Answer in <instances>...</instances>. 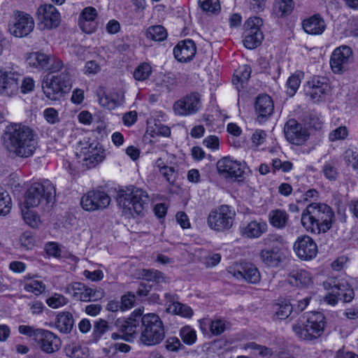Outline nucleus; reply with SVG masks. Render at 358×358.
<instances>
[{"instance_id":"51","label":"nucleus","mask_w":358,"mask_h":358,"mask_svg":"<svg viewBox=\"0 0 358 358\" xmlns=\"http://www.w3.org/2000/svg\"><path fill=\"white\" fill-rule=\"evenodd\" d=\"M22 217L24 221L31 227L37 228L40 223L41 220L39 217L32 210H28V208L24 210H22Z\"/></svg>"},{"instance_id":"60","label":"nucleus","mask_w":358,"mask_h":358,"mask_svg":"<svg viewBox=\"0 0 358 358\" xmlns=\"http://www.w3.org/2000/svg\"><path fill=\"white\" fill-rule=\"evenodd\" d=\"M41 329H35L29 325H20L18 327L19 333L29 337L34 336L35 340L37 338V333Z\"/></svg>"},{"instance_id":"55","label":"nucleus","mask_w":358,"mask_h":358,"mask_svg":"<svg viewBox=\"0 0 358 358\" xmlns=\"http://www.w3.org/2000/svg\"><path fill=\"white\" fill-rule=\"evenodd\" d=\"M251 71V68L248 65L239 66L236 71V79L238 82H246L250 77Z\"/></svg>"},{"instance_id":"27","label":"nucleus","mask_w":358,"mask_h":358,"mask_svg":"<svg viewBox=\"0 0 358 358\" xmlns=\"http://www.w3.org/2000/svg\"><path fill=\"white\" fill-rule=\"evenodd\" d=\"M73 296L83 301H96L103 296L102 290L94 289L85 286L81 282H74L72 284Z\"/></svg>"},{"instance_id":"43","label":"nucleus","mask_w":358,"mask_h":358,"mask_svg":"<svg viewBox=\"0 0 358 358\" xmlns=\"http://www.w3.org/2000/svg\"><path fill=\"white\" fill-rule=\"evenodd\" d=\"M152 73V67L148 63L138 65L134 71V78L136 80L144 81L149 78Z\"/></svg>"},{"instance_id":"56","label":"nucleus","mask_w":358,"mask_h":358,"mask_svg":"<svg viewBox=\"0 0 358 358\" xmlns=\"http://www.w3.org/2000/svg\"><path fill=\"white\" fill-rule=\"evenodd\" d=\"M348 134V129L345 127H340L333 130L329 135L330 141H336L338 140L345 139Z\"/></svg>"},{"instance_id":"11","label":"nucleus","mask_w":358,"mask_h":358,"mask_svg":"<svg viewBox=\"0 0 358 358\" xmlns=\"http://www.w3.org/2000/svg\"><path fill=\"white\" fill-rule=\"evenodd\" d=\"M263 20L259 17H250L244 24L243 44L248 49H254L259 46L264 38L260 27Z\"/></svg>"},{"instance_id":"34","label":"nucleus","mask_w":358,"mask_h":358,"mask_svg":"<svg viewBox=\"0 0 358 358\" xmlns=\"http://www.w3.org/2000/svg\"><path fill=\"white\" fill-rule=\"evenodd\" d=\"M289 218V215L284 210H273L268 214V220L271 224L277 229L285 228L288 223Z\"/></svg>"},{"instance_id":"46","label":"nucleus","mask_w":358,"mask_h":358,"mask_svg":"<svg viewBox=\"0 0 358 358\" xmlns=\"http://www.w3.org/2000/svg\"><path fill=\"white\" fill-rule=\"evenodd\" d=\"M322 173L327 179L336 180L338 176L336 163L333 161L325 162L322 167Z\"/></svg>"},{"instance_id":"29","label":"nucleus","mask_w":358,"mask_h":358,"mask_svg":"<svg viewBox=\"0 0 358 358\" xmlns=\"http://www.w3.org/2000/svg\"><path fill=\"white\" fill-rule=\"evenodd\" d=\"M303 30L310 35H321L327 28L324 18L317 13L305 19L302 22Z\"/></svg>"},{"instance_id":"33","label":"nucleus","mask_w":358,"mask_h":358,"mask_svg":"<svg viewBox=\"0 0 358 358\" xmlns=\"http://www.w3.org/2000/svg\"><path fill=\"white\" fill-rule=\"evenodd\" d=\"M50 60V58L47 55L39 52H31L27 57L28 64L38 70L46 69Z\"/></svg>"},{"instance_id":"6","label":"nucleus","mask_w":358,"mask_h":358,"mask_svg":"<svg viewBox=\"0 0 358 358\" xmlns=\"http://www.w3.org/2000/svg\"><path fill=\"white\" fill-rule=\"evenodd\" d=\"M164 338L165 329L161 318L155 313L144 315L139 342L145 346H154L161 343Z\"/></svg>"},{"instance_id":"16","label":"nucleus","mask_w":358,"mask_h":358,"mask_svg":"<svg viewBox=\"0 0 358 358\" xmlns=\"http://www.w3.org/2000/svg\"><path fill=\"white\" fill-rule=\"evenodd\" d=\"M353 52L350 47L341 45L336 48L331 54L330 66L334 73H342L352 61Z\"/></svg>"},{"instance_id":"44","label":"nucleus","mask_w":358,"mask_h":358,"mask_svg":"<svg viewBox=\"0 0 358 358\" xmlns=\"http://www.w3.org/2000/svg\"><path fill=\"white\" fill-rule=\"evenodd\" d=\"M180 336L182 341L189 345H193L196 341V331L189 326L182 327L180 331Z\"/></svg>"},{"instance_id":"20","label":"nucleus","mask_w":358,"mask_h":358,"mask_svg":"<svg viewBox=\"0 0 358 358\" xmlns=\"http://www.w3.org/2000/svg\"><path fill=\"white\" fill-rule=\"evenodd\" d=\"M323 287L327 290L335 292L345 303L350 302L354 299V290L345 281L331 278L323 282Z\"/></svg>"},{"instance_id":"53","label":"nucleus","mask_w":358,"mask_h":358,"mask_svg":"<svg viewBox=\"0 0 358 358\" xmlns=\"http://www.w3.org/2000/svg\"><path fill=\"white\" fill-rule=\"evenodd\" d=\"M293 168V164L289 161H281L280 159L275 158L272 160V169L275 172L276 171H282L284 173L290 171Z\"/></svg>"},{"instance_id":"22","label":"nucleus","mask_w":358,"mask_h":358,"mask_svg":"<svg viewBox=\"0 0 358 358\" xmlns=\"http://www.w3.org/2000/svg\"><path fill=\"white\" fill-rule=\"evenodd\" d=\"M38 19L44 28L57 27L60 22V14L51 4L41 6L37 10Z\"/></svg>"},{"instance_id":"45","label":"nucleus","mask_w":358,"mask_h":358,"mask_svg":"<svg viewBox=\"0 0 358 358\" xmlns=\"http://www.w3.org/2000/svg\"><path fill=\"white\" fill-rule=\"evenodd\" d=\"M109 330V326L107 321L100 319L94 324L92 336L97 341L100 338Z\"/></svg>"},{"instance_id":"50","label":"nucleus","mask_w":358,"mask_h":358,"mask_svg":"<svg viewBox=\"0 0 358 358\" xmlns=\"http://www.w3.org/2000/svg\"><path fill=\"white\" fill-rule=\"evenodd\" d=\"M69 300L62 294L55 293L46 299V303L52 308H59L65 306Z\"/></svg>"},{"instance_id":"10","label":"nucleus","mask_w":358,"mask_h":358,"mask_svg":"<svg viewBox=\"0 0 358 358\" xmlns=\"http://www.w3.org/2000/svg\"><path fill=\"white\" fill-rule=\"evenodd\" d=\"M235 215V212L230 206L222 205L210 212L207 222L210 229L222 231L229 229L232 227Z\"/></svg>"},{"instance_id":"15","label":"nucleus","mask_w":358,"mask_h":358,"mask_svg":"<svg viewBox=\"0 0 358 358\" xmlns=\"http://www.w3.org/2000/svg\"><path fill=\"white\" fill-rule=\"evenodd\" d=\"M201 106V95L192 92L176 101L173 108L176 115L187 116L199 111Z\"/></svg>"},{"instance_id":"3","label":"nucleus","mask_w":358,"mask_h":358,"mask_svg":"<svg viewBox=\"0 0 358 358\" xmlns=\"http://www.w3.org/2000/svg\"><path fill=\"white\" fill-rule=\"evenodd\" d=\"M117 202L124 213L143 215L148 206L149 196L141 188L129 186L118 192Z\"/></svg>"},{"instance_id":"61","label":"nucleus","mask_w":358,"mask_h":358,"mask_svg":"<svg viewBox=\"0 0 358 358\" xmlns=\"http://www.w3.org/2000/svg\"><path fill=\"white\" fill-rule=\"evenodd\" d=\"M101 71L100 65L94 60L86 62L85 66V74H96Z\"/></svg>"},{"instance_id":"48","label":"nucleus","mask_w":358,"mask_h":358,"mask_svg":"<svg viewBox=\"0 0 358 358\" xmlns=\"http://www.w3.org/2000/svg\"><path fill=\"white\" fill-rule=\"evenodd\" d=\"M228 323L222 319H215L210 321V331L214 336L222 334L227 328Z\"/></svg>"},{"instance_id":"1","label":"nucleus","mask_w":358,"mask_h":358,"mask_svg":"<svg viewBox=\"0 0 358 358\" xmlns=\"http://www.w3.org/2000/svg\"><path fill=\"white\" fill-rule=\"evenodd\" d=\"M4 148L12 156L28 158L36 148V134L29 127L21 123L8 124L1 135Z\"/></svg>"},{"instance_id":"64","label":"nucleus","mask_w":358,"mask_h":358,"mask_svg":"<svg viewBox=\"0 0 358 358\" xmlns=\"http://www.w3.org/2000/svg\"><path fill=\"white\" fill-rule=\"evenodd\" d=\"M181 345L180 340L176 337H170L166 341V348L169 351H178Z\"/></svg>"},{"instance_id":"40","label":"nucleus","mask_w":358,"mask_h":358,"mask_svg":"<svg viewBox=\"0 0 358 358\" xmlns=\"http://www.w3.org/2000/svg\"><path fill=\"white\" fill-rule=\"evenodd\" d=\"M275 9L280 17H286L291 14L294 8V3L292 0H280L275 3Z\"/></svg>"},{"instance_id":"2","label":"nucleus","mask_w":358,"mask_h":358,"mask_svg":"<svg viewBox=\"0 0 358 358\" xmlns=\"http://www.w3.org/2000/svg\"><path fill=\"white\" fill-rule=\"evenodd\" d=\"M334 213L325 203H312L303 211L301 224L311 233H325L331 227Z\"/></svg>"},{"instance_id":"14","label":"nucleus","mask_w":358,"mask_h":358,"mask_svg":"<svg viewBox=\"0 0 358 358\" xmlns=\"http://www.w3.org/2000/svg\"><path fill=\"white\" fill-rule=\"evenodd\" d=\"M21 75L17 71L0 69V95L10 97L17 94Z\"/></svg>"},{"instance_id":"4","label":"nucleus","mask_w":358,"mask_h":358,"mask_svg":"<svg viewBox=\"0 0 358 358\" xmlns=\"http://www.w3.org/2000/svg\"><path fill=\"white\" fill-rule=\"evenodd\" d=\"M325 326V317L320 312L304 313L292 329L301 339L312 341L319 338L323 333Z\"/></svg>"},{"instance_id":"26","label":"nucleus","mask_w":358,"mask_h":358,"mask_svg":"<svg viewBox=\"0 0 358 358\" xmlns=\"http://www.w3.org/2000/svg\"><path fill=\"white\" fill-rule=\"evenodd\" d=\"M97 15V10L92 6L86 7L82 10L78 19V25L83 32L92 34L96 30Z\"/></svg>"},{"instance_id":"17","label":"nucleus","mask_w":358,"mask_h":358,"mask_svg":"<svg viewBox=\"0 0 358 358\" xmlns=\"http://www.w3.org/2000/svg\"><path fill=\"white\" fill-rule=\"evenodd\" d=\"M328 80L325 77L315 76L305 85V93L313 102L322 100L329 91Z\"/></svg>"},{"instance_id":"19","label":"nucleus","mask_w":358,"mask_h":358,"mask_svg":"<svg viewBox=\"0 0 358 358\" xmlns=\"http://www.w3.org/2000/svg\"><path fill=\"white\" fill-rule=\"evenodd\" d=\"M245 168V163L233 160L229 157H223L217 163V169L220 173L226 174V176L235 178H242Z\"/></svg>"},{"instance_id":"37","label":"nucleus","mask_w":358,"mask_h":358,"mask_svg":"<svg viewBox=\"0 0 358 358\" xmlns=\"http://www.w3.org/2000/svg\"><path fill=\"white\" fill-rule=\"evenodd\" d=\"M292 306L287 301H282L273 306L274 318L276 320H284L287 318L292 312Z\"/></svg>"},{"instance_id":"30","label":"nucleus","mask_w":358,"mask_h":358,"mask_svg":"<svg viewBox=\"0 0 358 358\" xmlns=\"http://www.w3.org/2000/svg\"><path fill=\"white\" fill-rule=\"evenodd\" d=\"M287 280L290 285L298 287H308L312 283L311 275L305 269L292 271L288 275Z\"/></svg>"},{"instance_id":"58","label":"nucleus","mask_w":358,"mask_h":358,"mask_svg":"<svg viewBox=\"0 0 358 358\" xmlns=\"http://www.w3.org/2000/svg\"><path fill=\"white\" fill-rule=\"evenodd\" d=\"M43 115L47 122L50 124L59 122V118L58 112L53 108H48L43 111Z\"/></svg>"},{"instance_id":"18","label":"nucleus","mask_w":358,"mask_h":358,"mask_svg":"<svg viewBox=\"0 0 358 358\" xmlns=\"http://www.w3.org/2000/svg\"><path fill=\"white\" fill-rule=\"evenodd\" d=\"M287 140L292 144H303L308 138L307 129L294 119L287 121L284 127Z\"/></svg>"},{"instance_id":"32","label":"nucleus","mask_w":358,"mask_h":358,"mask_svg":"<svg viewBox=\"0 0 358 358\" xmlns=\"http://www.w3.org/2000/svg\"><path fill=\"white\" fill-rule=\"evenodd\" d=\"M259 256L262 261L271 267L278 266L281 261L280 250L277 247L262 250Z\"/></svg>"},{"instance_id":"28","label":"nucleus","mask_w":358,"mask_h":358,"mask_svg":"<svg viewBox=\"0 0 358 358\" xmlns=\"http://www.w3.org/2000/svg\"><path fill=\"white\" fill-rule=\"evenodd\" d=\"M255 111L258 115L259 122L265 121L273 112L274 105L271 97L267 94L257 96L255 105Z\"/></svg>"},{"instance_id":"8","label":"nucleus","mask_w":358,"mask_h":358,"mask_svg":"<svg viewBox=\"0 0 358 358\" xmlns=\"http://www.w3.org/2000/svg\"><path fill=\"white\" fill-rule=\"evenodd\" d=\"M80 150L76 152V158L78 163L86 169H91L101 163L105 158L104 150L96 141L90 143L84 139L80 141Z\"/></svg>"},{"instance_id":"57","label":"nucleus","mask_w":358,"mask_h":358,"mask_svg":"<svg viewBox=\"0 0 358 358\" xmlns=\"http://www.w3.org/2000/svg\"><path fill=\"white\" fill-rule=\"evenodd\" d=\"M160 173L170 184L175 182L177 178V173L173 167L163 166L160 169Z\"/></svg>"},{"instance_id":"12","label":"nucleus","mask_w":358,"mask_h":358,"mask_svg":"<svg viewBox=\"0 0 358 358\" xmlns=\"http://www.w3.org/2000/svg\"><path fill=\"white\" fill-rule=\"evenodd\" d=\"M34 28V20L28 13L17 10L9 24L8 30L11 35L17 38L27 36Z\"/></svg>"},{"instance_id":"5","label":"nucleus","mask_w":358,"mask_h":358,"mask_svg":"<svg viewBox=\"0 0 358 358\" xmlns=\"http://www.w3.org/2000/svg\"><path fill=\"white\" fill-rule=\"evenodd\" d=\"M72 87L71 76L68 69L55 75H46L42 81L45 96L51 101H60Z\"/></svg>"},{"instance_id":"25","label":"nucleus","mask_w":358,"mask_h":358,"mask_svg":"<svg viewBox=\"0 0 358 358\" xmlns=\"http://www.w3.org/2000/svg\"><path fill=\"white\" fill-rule=\"evenodd\" d=\"M196 52V45L191 39L180 41L173 49L175 58L182 63L191 61L194 57Z\"/></svg>"},{"instance_id":"9","label":"nucleus","mask_w":358,"mask_h":358,"mask_svg":"<svg viewBox=\"0 0 358 358\" xmlns=\"http://www.w3.org/2000/svg\"><path fill=\"white\" fill-rule=\"evenodd\" d=\"M143 312L141 309L134 310L127 319H118L115 326L118 330L124 334V340L132 341L134 338L141 333V327H143L144 320Z\"/></svg>"},{"instance_id":"36","label":"nucleus","mask_w":358,"mask_h":358,"mask_svg":"<svg viewBox=\"0 0 358 358\" xmlns=\"http://www.w3.org/2000/svg\"><path fill=\"white\" fill-rule=\"evenodd\" d=\"M73 317L69 312H62L57 315L55 323L56 328L62 333H69L73 327Z\"/></svg>"},{"instance_id":"39","label":"nucleus","mask_w":358,"mask_h":358,"mask_svg":"<svg viewBox=\"0 0 358 358\" xmlns=\"http://www.w3.org/2000/svg\"><path fill=\"white\" fill-rule=\"evenodd\" d=\"M148 38L155 41H162L167 37V32L164 27L155 25L150 27L146 31Z\"/></svg>"},{"instance_id":"35","label":"nucleus","mask_w":358,"mask_h":358,"mask_svg":"<svg viewBox=\"0 0 358 358\" xmlns=\"http://www.w3.org/2000/svg\"><path fill=\"white\" fill-rule=\"evenodd\" d=\"M165 296L167 300L171 302V304L168 308L169 311L185 317H191L192 316L193 310L189 306L178 301H175L174 296H172L170 294H166Z\"/></svg>"},{"instance_id":"23","label":"nucleus","mask_w":358,"mask_h":358,"mask_svg":"<svg viewBox=\"0 0 358 358\" xmlns=\"http://www.w3.org/2000/svg\"><path fill=\"white\" fill-rule=\"evenodd\" d=\"M36 341L40 345L41 350L45 353L51 354L57 352L61 347L59 338L48 330L41 329L38 331Z\"/></svg>"},{"instance_id":"42","label":"nucleus","mask_w":358,"mask_h":358,"mask_svg":"<svg viewBox=\"0 0 358 358\" xmlns=\"http://www.w3.org/2000/svg\"><path fill=\"white\" fill-rule=\"evenodd\" d=\"M143 278L147 281H153L157 283L166 282V277L164 274L157 270L143 269L142 271Z\"/></svg>"},{"instance_id":"31","label":"nucleus","mask_w":358,"mask_h":358,"mask_svg":"<svg viewBox=\"0 0 358 358\" xmlns=\"http://www.w3.org/2000/svg\"><path fill=\"white\" fill-rule=\"evenodd\" d=\"M267 230V224L265 222L251 221L246 226L241 228L243 236L250 238H258Z\"/></svg>"},{"instance_id":"41","label":"nucleus","mask_w":358,"mask_h":358,"mask_svg":"<svg viewBox=\"0 0 358 358\" xmlns=\"http://www.w3.org/2000/svg\"><path fill=\"white\" fill-rule=\"evenodd\" d=\"M11 198L8 193L0 186V215L5 216L10 211Z\"/></svg>"},{"instance_id":"24","label":"nucleus","mask_w":358,"mask_h":358,"mask_svg":"<svg viewBox=\"0 0 358 358\" xmlns=\"http://www.w3.org/2000/svg\"><path fill=\"white\" fill-rule=\"evenodd\" d=\"M230 272L237 279L244 280L249 283L257 284L260 281V273L257 268L249 262L240 264Z\"/></svg>"},{"instance_id":"59","label":"nucleus","mask_w":358,"mask_h":358,"mask_svg":"<svg viewBox=\"0 0 358 358\" xmlns=\"http://www.w3.org/2000/svg\"><path fill=\"white\" fill-rule=\"evenodd\" d=\"M111 98L112 97H111L110 94H103L102 96H101L99 94V104L101 106H103L108 110L114 109L115 108V104L114 103L115 102V101H112Z\"/></svg>"},{"instance_id":"7","label":"nucleus","mask_w":358,"mask_h":358,"mask_svg":"<svg viewBox=\"0 0 358 358\" xmlns=\"http://www.w3.org/2000/svg\"><path fill=\"white\" fill-rule=\"evenodd\" d=\"M55 196V187L48 180L32 184L27 190L24 204L27 208L50 203Z\"/></svg>"},{"instance_id":"13","label":"nucleus","mask_w":358,"mask_h":358,"mask_svg":"<svg viewBox=\"0 0 358 358\" xmlns=\"http://www.w3.org/2000/svg\"><path fill=\"white\" fill-rule=\"evenodd\" d=\"M110 202V197L104 191L91 190L82 196L80 204L85 210L95 211L107 208Z\"/></svg>"},{"instance_id":"62","label":"nucleus","mask_w":358,"mask_h":358,"mask_svg":"<svg viewBox=\"0 0 358 358\" xmlns=\"http://www.w3.org/2000/svg\"><path fill=\"white\" fill-rule=\"evenodd\" d=\"M203 145L211 150H217L219 148V138L216 136H209L203 142Z\"/></svg>"},{"instance_id":"49","label":"nucleus","mask_w":358,"mask_h":358,"mask_svg":"<svg viewBox=\"0 0 358 358\" xmlns=\"http://www.w3.org/2000/svg\"><path fill=\"white\" fill-rule=\"evenodd\" d=\"M25 291L31 292L36 296H38L43 293L45 290V285L42 281L32 280L29 282H27L24 285Z\"/></svg>"},{"instance_id":"21","label":"nucleus","mask_w":358,"mask_h":358,"mask_svg":"<svg viewBox=\"0 0 358 358\" xmlns=\"http://www.w3.org/2000/svg\"><path fill=\"white\" fill-rule=\"evenodd\" d=\"M294 250L296 255L303 260L312 259L317 253L315 242L308 236L299 237L294 244Z\"/></svg>"},{"instance_id":"63","label":"nucleus","mask_w":358,"mask_h":358,"mask_svg":"<svg viewBox=\"0 0 358 358\" xmlns=\"http://www.w3.org/2000/svg\"><path fill=\"white\" fill-rule=\"evenodd\" d=\"M122 121L125 126L131 127L137 121V113L135 110L126 113L122 117Z\"/></svg>"},{"instance_id":"52","label":"nucleus","mask_w":358,"mask_h":358,"mask_svg":"<svg viewBox=\"0 0 358 358\" xmlns=\"http://www.w3.org/2000/svg\"><path fill=\"white\" fill-rule=\"evenodd\" d=\"M301 83V78L299 75L293 74L289 77L287 81V94L292 96L295 94L299 89Z\"/></svg>"},{"instance_id":"47","label":"nucleus","mask_w":358,"mask_h":358,"mask_svg":"<svg viewBox=\"0 0 358 358\" xmlns=\"http://www.w3.org/2000/svg\"><path fill=\"white\" fill-rule=\"evenodd\" d=\"M343 159L348 166L358 171V150H347L343 154Z\"/></svg>"},{"instance_id":"38","label":"nucleus","mask_w":358,"mask_h":358,"mask_svg":"<svg viewBox=\"0 0 358 358\" xmlns=\"http://www.w3.org/2000/svg\"><path fill=\"white\" fill-rule=\"evenodd\" d=\"M199 5L207 15H217L221 10L219 0H199Z\"/></svg>"},{"instance_id":"54","label":"nucleus","mask_w":358,"mask_h":358,"mask_svg":"<svg viewBox=\"0 0 358 358\" xmlns=\"http://www.w3.org/2000/svg\"><path fill=\"white\" fill-rule=\"evenodd\" d=\"M136 296L134 294L128 292L121 296V310H125L131 308L135 303Z\"/></svg>"}]
</instances>
